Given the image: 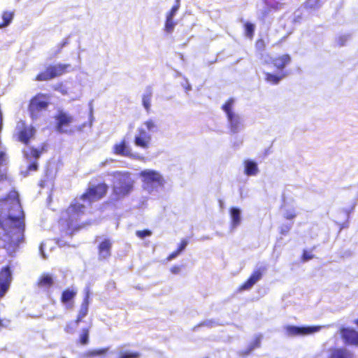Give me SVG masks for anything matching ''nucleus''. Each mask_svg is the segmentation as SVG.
Listing matches in <instances>:
<instances>
[{"label":"nucleus","instance_id":"f257e3e1","mask_svg":"<svg viewBox=\"0 0 358 358\" xmlns=\"http://www.w3.org/2000/svg\"><path fill=\"white\" fill-rule=\"evenodd\" d=\"M0 250L15 257L25 242L24 214L15 190L0 198Z\"/></svg>","mask_w":358,"mask_h":358},{"label":"nucleus","instance_id":"f03ea898","mask_svg":"<svg viewBox=\"0 0 358 358\" xmlns=\"http://www.w3.org/2000/svg\"><path fill=\"white\" fill-rule=\"evenodd\" d=\"M108 190V186L105 182L90 186L79 197L74 198L68 207L62 212L60 221L71 234L83 227L80 220L85 214V206L80 203V201L90 203L99 201L106 195Z\"/></svg>","mask_w":358,"mask_h":358},{"label":"nucleus","instance_id":"7ed1b4c3","mask_svg":"<svg viewBox=\"0 0 358 358\" xmlns=\"http://www.w3.org/2000/svg\"><path fill=\"white\" fill-rule=\"evenodd\" d=\"M111 176L115 178L112 191L114 200L122 199L133 192L135 180L129 171H115L111 173Z\"/></svg>","mask_w":358,"mask_h":358},{"label":"nucleus","instance_id":"20e7f679","mask_svg":"<svg viewBox=\"0 0 358 358\" xmlns=\"http://www.w3.org/2000/svg\"><path fill=\"white\" fill-rule=\"evenodd\" d=\"M71 68L69 64H50L45 67L43 71H40L34 78L38 82L48 81L70 71Z\"/></svg>","mask_w":358,"mask_h":358},{"label":"nucleus","instance_id":"39448f33","mask_svg":"<svg viewBox=\"0 0 358 358\" xmlns=\"http://www.w3.org/2000/svg\"><path fill=\"white\" fill-rule=\"evenodd\" d=\"M36 135V129L34 126L29 124L25 120H20L17 122L15 131L13 134V138L28 145Z\"/></svg>","mask_w":358,"mask_h":358},{"label":"nucleus","instance_id":"423d86ee","mask_svg":"<svg viewBox=\"0 0 358 358\" xmlns=\"http://www.w3.org/2000/svg\"><path fill=\"white\" fill-rule=\"evenodd\" d=\"M49 96L46 94L38 93L30 100L28 106L29 115L32 120L37 119L41 113L49 105Z\"/></svg>","mask_w":358,"mask_h":358},{"label":"nucleus","instance_id":"0eeeda50","mask_svg":"<svg viewBox=\"0 0 358 358\" xmlns=\"http://www.w3.org/2000/svg\"><path fill=\"white\" fill-rule=\"evenodd\" d=\"M56 120V129L59 133L70 134L73 132L71 127L73 118L69 113L64 111H59L55 116Z\"/></svg>","mask_w":358,"mask_h":358},{"label":"nucleus","instance_id":"6e6552de","mask_svg":"<svg viewBox=\"0 0 358 358\" xmlns=\"http://www.w3.org/2000/svg\"><path fill=\"white\" fill-rule=\"evenodd\" d=\"M13 280L12 267L10 265L3 266L0 268V299L8 291Z\"/></svg>","mask_w":358,"mask_h":358},{"label":"nucleus","instance_id":"1a4fd4ad","mask_svg":"<svg viewBox=\"0 0 358 358\" xmlns=\"http://www.w3.org/2000/svg\"><path fill=\"white\" fill-rule=\"evenodd\" d=\"M266 268L265 266L259 267L254 270L248 278L238 287V291L248 290L252 287L259 280H260Z\"/></svg>","mask_w":358,"mask_h":358},{"label":"nucleus","instance_id":"9d476101","mask_svg":"<svg viewBox=\"0 0 358 358\" xmlns=\"http://www.w3.org/2000/svg\"><path fill=\"white\" fill-rule=\"evenodd\" d=\"M151 135L143 127H138L134 136V143L136 147L148 149L151 143Z\"/></svg>","mask_w":358,"mask_h":358},{"label":"nucleus","instance_id":"9b49d317","mask_svg":"<svg viewBox=\"0 0 358 358\" xmlns=\"http://www.w3.org/2000/svg\"><path fill=\"white\" fill-rule=\"evenodd\" d=\"M143 178V182L147 185H162L164 179L162 176L156 171L144 170L140 173Z\"/></svg>","mask_w":358,"mask_h":358},{"label":"nucleus","instance_id":"f8f14e48","mask_svg":"<svg viewBox=\"0 0 358 358\" xmlns=\"http://www.w3.org/2000/svg\"><path fill=\"white\" fill-rule=\"evenodd\" d=\"M285 333L289 336H303L313 334L320 329L319 327H296L286 326Z\"/></svg>","mask_w":358,"mask_h":358},{"label":"nucleus","instance_id":"ddd939ff","mask_svg":"<svg viewBox=\"0 0 358 358\" xmlns=\"http://www.w3.org/2000/svg\"><path fill=\"white\" fill-rule=\"evenodd\" d=\"M112 152L118 156L131 158L134 157L132 150L125 138L115 143L112 148Z\"/></svg>","mask_w":358,"mask_h":358},{"label":"nucleus","instance_id":"4468645a","mask_svg":"<svg viewBox=\"0 0 358 358\" xmlns=\"http://www.w3.org/2000/svg\"><path fill=\"white\" fill-rule=\"evenodd\" d=\"M113 242L110 238H104L97 246L98 257L101 261H105L111 256Z\"/></svg>","mask_w":358,"mask_h":358},{"label":"nucleus","instance_id":"2eb2a0df","mask_svg":"<svg viewBox=\"0 0 358 358\" xmlns=\"http://www.w3.org/2000/svg\"><path fill=\"white\" fill-rule=\"evenodd\" d=\"M47 149L48 145L44 143L41 144L38 148L30 147L27 150H23L22 153L27 160H31V159L36 160L38 159L43 153L45 152Z\"/></svg>","mask_w":358,"mask_h":358},{"label":"nucleus","instance_id":"dca6fc26","mask_svg":"<svg viewBox=\"0 0 358 358\" xmlns=\"http://www.w3.org/2000/svg\"><path fill=\"white\" fill-rule=\"evenodd\" d=\"M77 295V289L75 288H66L62 292L60 301L67 308H72L74 306V299Z\"/></svg>","mask_w":358,"mask_h":358},{"label":"nucleus","instance_id":"f3484780","mask_svg":"<svg viewBox=\"0 0 358 358\" xmlns=\"http://www.w3.org/2000/svg\"><path fill=\"white\" fill-rule=\"evenodd\" d=\"M53 285L54 279L52 276L49 273H43L38 277L35 286L39 290L48 291Z\"/></svg>","mask_w":358,"mask_h":358},{"label":"nucleus","instance_id":"a211bd4d","mask_svg":"<svg viewBox=\"0 0 358 358\" xmlns=\"http://www.w3.org/2000/svg\"><path fill=\"white\" fill-rule=\"evenodd\" d=\"M341 337L348 345H358V332L352 329L343 328Z\"/></svg>","mask_w":358,"mask_h":358},{"label":"nucleus","instance_id":"6ab92c4d","mask_svg":"<svg viewBox=\"0 0 358 358\" xmlns=\"http://www.w3.org/2000/svg\"><path fill=\"white\" fill-rule=\"evenodd\" d=\"M291 61L292 59L290 55L288 54H284L273 58L271 63L276 69L282 71L286 66L291 62Z\"/></svg>","mask_w":358,"mask_h":358},{"label":"nucleus","instance_id":"aec40b11","mask_svg":"<svg viewBox=\"0 0 358 358\" xmlns=\"http://www.w3.org/2000/svg\"><path fill=\"white\" fill-rule=\"evenodd\" d=\"M287 76V72H281L279 74H273L271 73H265V80L271 84V85H277L280 83V81Z\"/></svg>","mask_w":358,"mask_h":358},{"label":"nucleus","instance_id":"412c9836","mask_svg":"<svg viewBox=\"0 0 358 358\" xmlns=\"http://www.w3.org/2000/svg\"><path fill=\"white\" fill-rule=\"evenodd\" d=\"M329 358H352V354L345 348H334Z\"/></svg>","mask_w":358,"mask_h":358},{"label":"nucleus","instance_id":"4be33fe9","mask_svg":"<svg viewBox=\"0 0 358 358\" xmlns=\"http://www.w3.org/2000/svg\"><path fill=\"white\" fill-rule=\"evenodd\" d=\"M152 91L148 88L145 93L142 96V104L148 113L150 112Z\"/></svg>","mask_w":358,"mask_h":358},{"label":"nucleus","instance_id":"5701e85b","mask_svg":"<svg viewBox=\"0 0 358 358\" xmlns=\"http://www.w3.org/2000/svg\"><path fill=\"white\" fill-rule=\"evenodd\" d=\"M245 164V174L247 176H255L257 174L259 169L256 162L250 160H247L244 162Z\"/></svg>","mask_w":358,"mask_h":358},{"label":"nucleus","instance_id":"b1692460","mask_svg":"<svg viewBox=\"0 0 358 358\" xmlns=\"http://www.w3.org/2000/svg\"><path fill=\"white\" fill-rule=\"evenodd\" d=\"M90 304V292L87 291L83 299L78 315L82 316L83 318L87 315Z\"/></svg>","mask_w":358,"mask_h":358},{"label":"nucleus","instance_id":"393cba45","mask_svg":"<svg viewBox=\"0 0 358 358\" xmlns=\"http://www.w3.org/2000/svg\"><path fill=\"white\" fill-rule=\"evenodd\" d=\"M109 350V348H103L100 349H94L86 351L84 353V357L86 358H92L97 356H103L107 354Z\"/></svg>","mask_w":358,"mask_h":358},{"label":"nucleus","instance_id":"a878e982","mask_svg":"<svg viewBox=\"0 0 358 358\" xmlns=\"http://www.w3.org/2000/svg\"><path fill=\"white\" fill-rule=\"evenodd\" d=\"M83 317L78 314L75 320L69 322L66 325L64 328L65 331L69 334L74 333L78 324L83 321Z\"/></svg>","mask_w":358,"mask_h":358},{"label":"nucleus","instance_id":"bb28decb","mask_svg":"<svg viewBox=\"0 0 358 358\" xmlns=\"http://www.w3.org/2000/svg\"><path fill=\"white\" fill-rule=\"evenodd\" d=\"M14 17V12L5 10L1 13L2 22H0V29L7 27Z\"/></svg>","mask_w":358,"mask_h":358},{"label":"nucleus","instance_id":"cd10ccee","mask_svg":"<svg viewBox=\"0 0 358 358\" xmlns=\"http://www.w3.org/2000/svg\"><path fill=\"white\" fill-rule=\"evenodd\" d=\"M227 118L229 122V127L231 131L234 133L237 132L241 124L239 117L234 113L231 116H228Z\"/></svg>","mask_w":358,"mask_h":358},{"label":"nucleus","instance_id":"c85d7f7f","mask_svg":"<svg viewBox=\"0 0 358 358\" xmlns=\"http://www.w3.org/2000/svg\"><path fill=\"white\" fill-rule=\"evenodd\" d=\"M240 210L233 207L230 209V215L231 219V224L233 227H237L241 223Z\"/></svg>","mask_w":358,"mask_h":358},{"label":"nucleus","instance_id":"c756f323","mask_svg":"<svg viewBox=\"0 0 358 358\" xmlns=\"http://www.w3.org/2000/svg\"><path fill=\"white\" fill-rule=\"evenodd\" d=\"M265 2L267 3V6L264 9L262 14L264 16H266L271 11H278L279 10L282 6V3L276 2L273 3H267V0H265Z\"/></svg>","mask_w":358,"mask_h":358},{"label":"nucleus","instance_id":"7c9ffc66","mask_svg":"<svg viewBox=\"0 0 358 358\" xmlns=\"http://www.w3.org/2000/svg\"><path fill=\"white\" fill-rule=\"evenodd\" d=\"M90 341V329L87 327L82 329L78 343L82 345H86Z\"/></svg>","mask_w":358,"mask_h":358},{"label":"nucleus","instance_id":"2f4dec72","mask_svg":"<svg viewBox=\"0 0 358 358\" xmlns=\"http://www.w3.org/2000/svg\"><path fill=\"white\" fill-rule=\"evenodd\" d=\"M243 27L245 36L249 39L252 40L255 35V25L250 22H246L244 24Z\"/></svg>","mask_w":358,"mask_h":358},{"label":"nucleus","instance_id":"473e14b6","mask_svg":"<svg viewBox=\"0 0 358 358\" xmlns=\"http://www.w3.org/2000/svg\"><path fill=\"white\" fill-rule=\"evenodd\" d=\"M141 355L137 351H120L118 352L117 358H140Z\"/></svg>","mask_w":358,"mask_h":358},{"label":"nucleus","instance_id":"72a5a7b5","mask_svg":"<svg viewBox=\"0 0 358 358\" xmlns=\"http://www.w3.org/2000/svg\"><path fill=\"white\" fill-rule=\"evenodd\" d=\"M321 6L320 0H306L303 3V7L306 10H316Z\"/></svg>","mask_w":358,"mask_h":358},{"label":"nucleus","instance_id":"f704fd0d","mask_svg":"<svg viewBox=\"0 0 358 358\" xmlns=\"http://www.w3.org/2000/svg\"><path fill=\"white\" fill-rule=\"evenodd\" d=\"M234 103V100L232 99H229L224 104L222 105V110L227 113V117L231 116L234 113L232 111V105Z\"/></svg>","mask_w":358,"mask_h":358},{"label":"nucleus","instance_id":"c9c22d12","mask_svg":"<svg viewBox=\"0 0 358 358\" xmlns=\"http://www.w3.org/2000/svg\"><path fill=\"white\" fill-rule=\"evenodd\" d=\"M38 169V165L36 161L32 162L28 166L27 169L22 172L24 176H27L29 175L30 172L36 171Z\"/></svg>","mask_w":358,"mask_h":358},{"label":"nucleus","instance_id":"e433bc0d","mask_svg":"<svg viewBox=\"0 0 358 358\" xmlns=\"http://www.w3.org/2000/svg\"><path fill=\"white\" fill-rule=\"evenodd\" d=\"M266 48V43L262 38H259L255 42L256 51L262 54Z\"/></svg>","mask_w":358,"mask_h":358},{"label":"nucleus","instance_id":"4c0bfd02","mask_svg":"<svg viewBox=\"0 0 358 358\" xmlns=\"http://www.w3.org/2000/svg\"><path fill=\"white\" fill-rule=\"evenodd\" d=\"M174 26H175V23L173 21V18H169V17H166L165 25H164V30L166 32L170 33L173 31Z\"/></svg>","mask_w":358,"mask_h":358},{"label":"nucleus","instance_id":"58836bf2","mask_svg":"<svg viewBox=\"0 0 358 358\" xmlns=\"http://www.w3.org/2000/svg\"><path fill=\"white\" fill-rule=\"evenodd\" d=\"M143 124L145 126L147 130L150 131H153L157 127L156 122L152 119H149L145 121Z\"/></svg>","mask_w":358,"mask_h":358},{"label":"nucleus","instance_id":"ea45409f","mask_svg":"<svg viewBox=\"0 0 358 358\" xmlns=\"http://www.w3.org/2000/svg\"><path fill=\"white\" fill-rule=\"evenodd\" d=\"M292 228V224H283L280 227V234L282 236H286L289 234Z\"/></svg>","mask_w":358,"mask_h":358},{"label":"nucleus","instance_id":"a19ab883","mask_svg":"<svg viewBox=\"0 0 358 358\" xmlns=\"http://www.w3.org/2000/svg\"><path fill=\"white\" fill-rule=\"evenodd\" d=\"M180 0H176V3L175 5L172 6L169 12L167 13L166 17L169 18H173L176 13L178 11L180 7Z\"/></svg>","mask_w":358,"mask_h":358},{"label":"nucleus","instance_id":"79ce46f5","mask_svg":"<svg viewBox=\"0 0 358 358\" xmlns=\"http://www.w3.org/2000/svg\"><path fill=\"white\" fill-rule=\"evenodd\" d=\"M313 258H314V255L310 251L304 250L303 251L302 255L301 257V262H305L310 260Z\"/></svg>","mask_w":358,"mask_h":358},{"label":"nucleus","instance_id":"37998d69","mask_svg":"<svg viewBox=\"0 0 358 358\" xmlns=\"http://www.w3.org/2000/svg\"><path fill=\"white\" fill-rule=\"evenodd\" d=\"M136 235L140 238H144L146 236L152 235V231L150 229L138 230L136 231Z\"/></svg>","mask_w":358,"mask_h":358},{"label":"nucleus","instance_id":"c03bdc74","mask_svg":"<svg viewBox=\"0 0 358 358\" xmlns=\"http://www.w3.org/2000/svg\"><path fill=\"white\" fill-rule=\"evenodd\" d=\"M188 244V241L187 239H182L180 243L176 248V250L180 254L183 250H185V248Z\"/></svg>","mask_w":358,"mask_h":358},{"label":"nucleus","instance_id":"a18cd8bd","mask_svg":"<svg viewBox=\"0 0 358 358\" xmlns=\"http://www.w3.org/2000/svg\"><path fill=\"white\" fill-rule=\"evenodd\" d=\"M252 352L248 345L245 350H242L238 352V355L241 358H245Z\"/></svg>","mask_w":358,"mask_h":358},{"label":"nucleus","instance_id":"49530a36","mask_svg":"<svg viewBox=\"0 0 358 358\" xmlns=\"http://www.w3.org/2000/svg\"><path fill=\"white\" fill-rule=\"evenodd\" d=\"M261 345V339L259 337H257L254 341L249 344L250 349L253 351L255 349L259 348Z\"/></svg>","mask_w":358,"mask_h":358},{"label":"nucleus","instance_id":"de8ad7c7","mask_svg":"<svg viewBox=\"0 0 358 358\" xmlns=\"http://www.w3.org/2000/svg\"><path fill=\"white\" fill-rule=\"evenodd\" d=\"M296 216V214L294 211H287L284 215V217L287 220H293Z\"/></svg>","mask_w":358,"mask_h":358},{"label":"nucleus","instance_id":"09e8293b","mask_svg":"<svg viewBox=\"0 0 358 358\" xmlns=\"http://www.w3.org/2000/svg\"><path fill=\"white\" fill-rule=\"evenodd\" d=\"M182 266L174 265L170 268V271L173 274H178L181 271Z\"/></svg>","mask_w":358,"mask_h":358},{"label":"nucleus","instance_id":"8fccbe9b","mask_svg":"<svg viewBox=\"0 0 358 358\" xmlns=\"http://www.w3.org/2000/svg\"><path fill=\"white\" fill-rule=\"evenodd\" d=\"M179 255H180V253L176 250L169 255V256L166 257V260L171 261V260L175 259Z\"/></svg>","mask_w":358,"mask_h":358},{"label":"nucleus","instance_id":"3c124183","mask_svg":"<svg viewBox=\"0 0 358 358\" xmlns=\"http://www.w3.org/2000/svg\"><path fill=\"white\" fill-rule=\"evenodd\" d=\"M9 177L8 176L6 171L0 170V182L8 180Z\"/></svg>","mask_w":358,"mask_h":358},{"label":"nucleus","instance_id":"603ef678","mask_svg":"<svg viewBox=\"0 0 358 358\" xmlns=\"http://www.w3.org/2000/svg\"><path fill=\"white\" fill-rule=\"evenodd\" d=\"M356 323L358 325V318H357V320L356 321Z\"/></svg>","mask_w":358,"mask_h":358},{"label":"nucleus","instance_id":"864d4df0","mask_svg":"<svg viewBox=\"0 0 358 358\" xmlns=\"http://www.w3.org/2000/svg\"><path fill=\"white\" fill-rule=\"evenodd\" d=\"M205 358H208V357H205Z\"/></svg>","mask_w":358,"mask_h":358}]
</instances>
